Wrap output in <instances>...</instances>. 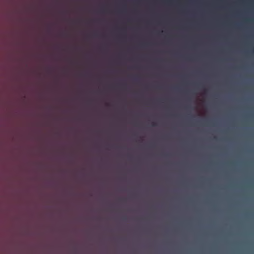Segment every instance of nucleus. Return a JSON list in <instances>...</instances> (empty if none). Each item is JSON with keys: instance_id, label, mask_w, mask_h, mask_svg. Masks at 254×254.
Here are the masks:
<instances>
[{"instance_id": "obj_1", "label": "nucleus", "mask_w": 254, "mask_h": 254, "mask_svg": "<svg viewBox=\"0 0 254 254\" xmlns=\"http://www.w3.org/2000/svg\"><path fill=\"white\" fill-rule=\"evenodd\" d=\"M152 126L153 127H155V126H157V125H156V124L155 123H152Z\"/></svg>"}]
</instances>
